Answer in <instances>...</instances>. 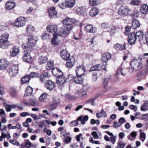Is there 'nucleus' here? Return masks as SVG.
<instances>
[{
    "mask_svg": "<svg viewBox=\"0 0 148 148\" xmlns=\"http://www.w3.org/2000/svg\"><path fill=\"white\" fill-rule=\"evenodd\" d=\"M9 42L7 41H0V47L2 49H5L9 45Z\"/></svg>",
    "mask_w": 148,
    "mask_h": 148,
    "instance_id": "2f4dec72",
    "label": "nucleus"
},
{
    "mask_svg": "<svg viewBox=\"0 0 148 148\" xmlns=\"http://www.w3.org/2000/svg\"><path fill=\"white\" fill-rule=\"evenodd\" d=\"M88 116L86 115L83 117L82 115L81 116L77 118V121H80L81 123L84 124L85 123V121H87L88 119Z\"/></svg>",
    "mask_w": 148,
    "mask_h": 148,
    "instance_id": "cd10ccee",
    "label": "nucleus"
},
{
    "mask_svg": "<svg viewBox=\"0 0 148 148\" xmlns=\"http://www.w3.org/2000/svg\"><path fill=\"white\" fill-rule=\"evenodd\" d=\"M29 101L31 105H33L36 103V100L34 97H31L30 98Z\"/></svg>",
    "mask_w": 148,
    "mask_h": 148,
    "instance_id": "5fc2aeb1",
    "label": "nucleus"
},
{
    "mask_svg": "<svg viewBox=\"0 0 148 148\" xmlns=\"http://www.w3.org/2000/svg\"><path fill=\"white\" fill-rule=\"evenodd\" d=\"M49 73L46 72L42 74L40 76V80L41 82H43L46 80V78L49 77L48 75Z\"/></svg>",
    "mask_w": 148,
    "mask_h": 148,
    "instance_id": "37998d69",
    "label": "nucleus"
},
{
    "mask_svg": "<svg viewBox=\"0 0 148 148\" xmlns=\"http://www.w3.org/2000/svg\"><path fill=\"white\" fill-rule=\"evenodd\" d=\"M33 92V88L30 86H28L27 87L25 90V96H28L31 95Z\"/></svg>",
    "mask_w": 148,
    "mask_h": 148,
    "instance_id": "473e14b6",
    "label": "nucleus"
},
{
    "mask_svg": "<svg viewBox=\"0 0 148 148\" xmlns=\"http://www.w3.org/2000/svg\"><path fill=\"white\" fill-rule=\"evenodd\" d=\"M10 142L13 145H19V142L15 140H10Z\"/></svg>",
    "mask_w": 148,
    "mask_h": 148,
    "instance_id": "052dcab7",
    "label": "nucleus"
},
{
    "mask_svg": "<svg viewBox=\"0 0 148 148\" xmlns=\"http://www.w3.org/2000/svg\"><path fill=\"white\" fill-rule=\"evenodd\" d=\"M30 79V77L29 75H25L22 79L21 83L22 84H25L29 82Z\"/></svg>",
    "mask_w": 148,
    "mask_h": 148,
    "instance_id": "4c0bfd02",
    "label": "nucleus"
},
{
    "mask_svg": "<svg viewBox=\"0 0 148 148\" xmlns=\"http://www.w3.org/2000/svg\"><path fill=\"white\" fill-rule=\"evenodd\" d=\"M37 38L36 36H29L28 38V46H25L22 45V47L25 52L28 51L31 52L33 50L32 47L36 45L37 41Z\"/></svg>",
    "mask_w": 148,
    "mask_h": 148,
    "instance_id": "f03ea898",
    "label": "nucleus"
},
{
    "mask_svg": "<svg viewBox=\"0 0 148 148\" xmlns=\"http://www.w3.org/2000/svg\"><path fill=\"white\" fill-rule=\"evenodd\" d=\"M18 67L16 65L11 66L8 69V72L10 75L13 76L16 75L18 73Z\"/></svg>",
    "mask_w": 148,
    "mask_h": 148,
    "instance_id": "1a4fd4ad",
    "label": "nucleus"
},
{
    "mask_svg": "<svg viewBox=\"0 0 148 148\" xmlns=\"http://www.w3.org/2000/svg\"><path fill=\"white\" fill-rule=\"evenodd\" d=\"M15 5V4L13 2L9 1L5 5V9L7 10H10L13 8Z\"/></svg>",
    "mask_w": 148,
    "mask_h": 148,
    "instance_id": "bb28decb",
    "label": "nucleus"
},
{
    "mask_svg": "<svg viewBox=\"0 0 148 148\" xmlns=\"http://www.w3.org/2000/svg\"><path fill=\"white\" fill-rule=\"evenodd\" d=\"M72 29L71 27H67L64 25L60 28L58 35L63 38H66L70 33Z\"/></svg>",
    "mask_w": 148,
    "mask_h": 148,
    "instance_id": "20e7f679",
    "label": "nucleus"
},
{
    "mask_svg": "<svg viewBox=\"0 0 148 148\" xmlns=\"http://www.w3.org/2000/svg\"><path fill=\"white\" fill-rule=\"evenodd\" d=\"M85 30L87 32L95 33L96 32V29L94 28L91 25H87L85 27Z\"/></svg>",
    "mask_w": 148,
    "mask_h": 148,
    "instance_id": "aec40b11",
    "label": "nucleus"
},
{
    "mask_svg": "<svg viewBox=\"0 0 148 148\" xmlns=\"http://www.w3.org/2000/svg\"><path fill=\"white\" fill-rule=\"evenodd\" d=\"M96 115L97 117L98 118H101L102 116L104 118H106L107 117L106 112L104 111L103 109H101V112L97 113Z\"/></svg>",
    "mask_w": 148,
    "mask_h": 148,
    "instance_id": "a878e982",
    "label": "nucleus"
},
{
    "mask_svg": "<svg viewBox=\"0 0 148 148\" xmlns=\"http://www.w3.org/2000/svg\"><path fill=\"white\" fill-rule=\"evenodd\" d=\"M25 141L26 142L25 145V147L27 148L30 147L32 143L29 141V140H25Z\"/></svg>",
    "mask_w": 148,
    "mask_h": 148,
    "instance_id": "6e6d98bb",
    "label": "nucleus"
},
{
    "mask_svg": "<svg viewBox=\"0 0 148 148\" xmlns=\"http://www.w3.org/2000/svg\"><path fill=\"white\" fill-rule=\"evenodd\" d=\"M140 9L142 14H145L148 12V6L146 4H143L140 6Z\"/></svg>",
    "mask_w": 148,
    "mask_h": 148,
    "instance_id": "412c9836",
    "label": "nucleus"
},
{
    "mask_svg": "<svg viewBox=\"0 0 148 148\" xmlns=\"http://www.w3.org/2000/svg\"><path fill=\"white\" fill-rule=\"evenodd\" d=\"M136 37L134 33H132L129 34L128 42L130 45H132L135 43L137 40Z\"/></svg>",
    "mask_w": 148,
    "mask_h": 148,
    "instance_id": "ddd939ff",
    "label": "nucleus"
},
{
    "mask_svg": "<svg viewBox=\"0 0 148 148\" xmlns=\"http://www.w3.org/2000/svg\"><path fill=\"white\" fill-rule=\"evenodd\" d=\"M48 60L47 58L45 56H40L38 59V63L41 64L46 63Z\"/></svg>",
    "mask_w": 148,
    "mask_h": 148,
    "instance_id": "7c9ffc66",
    "label": "nucleus"
},
{
    "mask_svg": "<svg viewBox=\"0 0 148 148\" xmlns=\"http://www.w3.org/2000/svg\"><path fill=\"white\" fill-rule=\"evenodd\" d=\"M71 77H72L74 82L76 84H81L83 82L84 79L82 76L76 75V77L74 76Z\"/></svg>",
    "mask_w": 148,
    "mask_h": 148,
    "instance_id": "f3484780",
    "label": "nucleus"
},
{
    "mask_svg": "<svg viewBox=\"0 0 148 148\" xmlns=\"http://www.w3.org/2000/svg\"><path fill=\"white\" fill-rule=\"evenodd\" d=\"M20 52V49L18 47H14L10 51V54L12 57L16 56Z\"/></svg>",
    "mask_w": 148,
    "mask_h": 148,
    "instance_id": "4468645a",
    "label": "nucleus"
},
{
    "mask_svg": "<svg viewBox=\"0 0 148 148\" xmlns=\"http://www.w3.org/2000/svg\"><path fill=\"white\" fill-rule=\"evenodd\" d=\"M55 83L51 80L47 81L45 84V88L49 90H53L55 87Z\"/></svg>",
    "mask_w": 148,
    "mask_h": 148,
    "instance_id": "f8f14e48",
    "label": "nucleus"
},
{
    "mask_svg": "<svg viewBox=\"0 0 148 148\" xmlns=\"http://www.w3.org/2000/svg\"><path fill=\"white\" fill-rule=\"evenodd\" d=\"M9 63L6 60H0V70L6 68L8 66Z\"/></svg>",
    "mask_w": 148,
    "mask_h": 148,
    "instance_id": "2eb2a0df",
    "label": "nucleus"
},
{
    "mask_svg": "<svg viewBox=\"0 0 148 148\" xmlns=\"http://www.w3.org/2000/svg\"><path fill=\"white\" fill-rule=\"evenodd\" d=\"M121 125L119 123L116 121H114V123L113 125V126L114 128H118L119 127H120Z\"/></svg>",
    "mask_w": 148,
    "mask_h": 148,
    "instance_id": "603ef678",
    "label": "nucleus"
},
{
    "mask_svg": "<svg viewBox=\"0 0 148 148\" xmlns=\"http://www.w3.org/2000/svg\"><path fill=\"white\" fill-rule=\"evenodd\" d=\"M53 103H54V105L55 104L57 106L60 105V101L59 97H54L53 99Z\"/></svg>",
    "mask_w": 148,
    "mask_h": 148,
    "instance_id": "ea45409f",
    "label": "nucleus"
},
{
    "mask_svg": "<svg viewBox=\"0 0 148 148\" xmlns=\"http://www.w3.org/2000/svg\"><path fill=\"white\" fill-rule=\"evenodd\" d=\"M111 57V55L108 52L104 53L102 56L101 61L102 62H107Z\"/></svg>",
    "mask_w": 148,
    "mask_h": 148,
    "instance_id": "4be33fe9",
    "label": "nucleus"
},
{
    "mask_svg": "<svg viewBox=\"0 0 148 148\" xmlns=\"http://www.w3.org/2000/svg\"><path fill=\"white\" fill-rule=\"evenodd\" d=\"M100 66V65L99 64H97L95 66H94L90 68V71H94L98 70Z\"/></svg>",
    "mask_w": 148,
    "mask_h": 148,
    "instance_id": "8fccbe9b",
    "label": "nucleus"
},
{
    "mask_svg": "<svg viewBox=\"0 0 148 148\" xmlns=\"http://www.w3.org/2000/svg\"><path fill=\"white\" fill-rule=\"evenodd\" d=\"M66 82V78L63 75L58 77L56 80L57 84L60 85L64 84Z\"/></svg>",
    "mask_w": 148,
    "mask_h": 148,
    "instance_id": "dca6fc26",
    "label": "nucleus"
},
{
    "mask_svg": "<svg viewBox=\"0 0 148 148\" xmlns=\"http://www.w3.org/2000/svg\"><path fill=\"white\" fill-rule=\"evenodd\" d=\"M10 93L11 96L12 97H15L16 96V92L15 89H11L10 90Z\"/></svg>",
    "mask_w": 148,
    "mask_h": 148,
    "instance_id": "680f3d73",
    "label": "nucleus"
},
{
    "mask_svg": "<svg viewBox=\"0 0 148 148\" xmlns=\"http://www.w3.org/2000/svg\"><path fill=\"white\" fill-rule=\"evenodd\" d=\"M3 106L5 108L6 111L8 112L10 111L12 108H14L16 107L15 105H11L5 103L3 104Z\"/></svg>",
    "mask_w": 148,
    "mask_h": 148,
    "instance_id": "c756f323",
    "label": "nucleus"
},
{
    "mask_svg": "<svg viewBox=\"0 0 148 148\" xmlns=\"http://www.w3.org/2000/svg\"><path fill=\"white\" fill-rule=\"evenodd\" d=\"M85 10L84 7H80L77 8L76 12L77 14L80 15L85 11Z\"/></svg>",
    "mask_w": 148,
    "mask_h": 148,
    "instance_id": "a19ab883",
    "label": "nucleus"
},
{
    "mask_svg": "<svg viewBox=\"0 0 148 148\" xmlns=\"http://www.w3.org/2000/svg\"><path fill=\"white\" fill-rule=\"evenodd\" d=\"M9 34L8 33L2 34L0 36V41H8Z\"/></svg>",
    "mask_w": 148,
    "mask_h": 148,
    "instance_id": "e433bc0d",
    "label": "nucleus"
},
{
    "mask_svg": "<svg viewBox=\"0 0 148 148\" xmlns=\"http://www.w3.org/2000/svg\"><path fill=\"white\" fill-rule=\"evenodd\" d=\"M131 4L135 5H138L139 3V0H132L130 1Z\"/></svg>",
    "mask_w": 148,
    "mask_h": 148,
    "instance_id": "13d9d810",
    "label": "nucleus"
},
{
    "mask_svg": "<svg viewBox=\"0 0 148 148\" xmlns=\"http://www.w3.org/2000/svg\"><path fill=\"white\" fill-rule=\"evenodd\" d=\"M99 13V9L95 7L92 8L90 11L89 14L92 16H94Z\"/></svg>",
    "mask_w": 148,
    "mask_h": 148,
    "instance_id": "b1692460",
    "label": "nucleus"
},
{
    "mask_svg": "<svg viewBox=\"0 0 148 148\" xmlns=\"http://www.w3.org/2000/svg\"><path fill=\"white\" fill-rule=\"evenodd\" d=\"M77 119V121H74L71 122L70 123V125L71 126H77L78 125V122Z\"/></svg>",
    "mask_w": 148,
    "mask_h": 148,
    "instance_id": "69168bd1",
    "label": "nucleus"
},
{
    "mask_svg": "<svg viewBox=\"0 0 148 148\" xmlns=\"http://www.w3.org/2000/svg\"><path fill=\"white\" fill-rule=\"evenodd\" d=\"M135 36L137 39H138L139 41L142 40L144 36L143 32L141 31H139L135 33Z\"/></svg>",
    "mask_w": 148,
    "mask_h": 148,
    "instance_id": "393cba45",
    "label": "nucleus"
},
{
    "mask_svg": "<svg viewBox=\"0 0 148 148\" xmlns=\"http://www.w3.org/2000/svg\"><path fill=\"white\" fill-rule=\"evenodd\" d=\"M87 93L84 92H82L80 93L79 95V98L81 99L85 98L87 97Z\"/></svg>",
    "mask_w": 148,
    "mask_h": 148,
    "instance_id": "09e8293b",
    "label": "nucleus"
},
{
    "mask_svg": "<svg viewBox=\"0 0 148 148\" xmlns=\"http://www.w3.org/2000/svg\"><path fill=\"white\" fill-rule=\"evenodd\" d=\"M26 20L25 18L19 16L16 19L14 23V25L16 27H22L24 26L26 23Z\"/></svg>",
    "mask_w": 148,
    "mask_h": 148,
    "instance_id": "423d86ee",
    "label": "nucleus"
},
{
    "mask_svg": "<svg viewBox=\"0 0 148 148\" xmlns=\"http://www.w3.org/2000/svg\"><path fill=\"white\" fill-rule=\"evenodd\" d=\"M58 34H53V37L51 39L52 44L55 46L58 45L60 43V42L58 38Z\"/></svg>",
    "mask_w": 148,
    "mask_h": 148,
    "instance_id": "a211bd4d",
    "label": "nucleus"
},
{
    "mask_svg": "<svg viewBox=\"0 0 148 148\" xmlns=\"http://www.w3.org/2000/svg\"><path fill=\"white\" fill-rule=\"evenodd\" d=\"M108 79L107 78H104L103 80V83L105 87L107 86L108 82Z\"/></svg>",
    "mask_w": 148,
    "mask_h": 148,
    "instance_id": "774afa93",
    "label": "nucleus"
},
{
    "mask_svg": "<svg viewBox=\"0 0 148 148\" xmlns=\"http://www.w3.org/2000/svg\"><path fill=\"white\" fill-rule=\"evenodd\" d=\"M90 87V86L86 84L83 85L82 89L83 90L86 91L88 90Z\"/></svg>",
    "mask_w": 148,
    "mask_h": 148,
    "instance_id": "bf43d9fd",
    "label": "nucleus"
},
{
    "mask_svg": "<svg viewBox=\"0 0 148 148\" xmlns=\"http://www.w3.org/2000/svg\"><path fill=\"white\" fill-rule=\"evenodd\" d=\"M75 0H68L66 2V7L68 8L73 7L75 5Z\"/></svg>",
    "mask_w": 148,
    "mask_h": 148,
    "instance_id": "5701e85b",
    "label": "nucleus"
},
{
    "mask_svg": "<svg viewBox=\"0 0 148 148\" xmlns=\"http://www.w3.org/2000/svg\"><path fill=\"white\" fill-rule=\"evenodd\" d=\"M130 65L132 69L136 71L141 69L143 67L141 61L138 59H132L131 60Z\"/></svg>",
    "mask_w": 148,
    "mask_h": 148,
    "instance_id": "7ed1b4c3",
    "label": "nucleus"
},
{
    "mask_svg": "<svg viewBox=\"0 0 148 148\" xmlns=\"http://www.w3.org/2000/svg\"><path fill=\"white\" fill-rule=\"evenodd\" d=\"M57 106L56 105H54V103H53L52 104H48L47 105V108L49 109L52 110L56 109Z\"/></svg>",
    "mask_w": 148,
    "mask_h": 148,
    "instance_id": "de8ad7c7",
    "label": "nucleus"
},
{
    "mask_svg": "<svg viewBox=\"0 0 148 148\" xmlns=\"http://www.w3.org/2000/svg\"><path fill=\"white\" fill-rule=\"evenodd\" d=\"M85 71L86 69L84 65H82L77 66L75 69L76 75H84Z\"/></svg>",
    "mask_w": 148,
    "mask_h": 148,
    "instance_id": "6e6552de",
    "label": "nucleus"
},
{
    "mask_svg": "<svg viewBox=\"0 0 148 148\" xmlns=\"http://www.w3.org/2000/svg\"><path fill=\"white\" fill-rule=\"evenodd\" d=\"M60 55L64 60L67 61L66 64V66L67 67L71 68L73 66L75 62V59L73 57L69 58L70 53L66 49L62 50L60 52Z\"/></svg>",
    "mask_w": 148,
    "mask_h": 148,
    "instance_id": "f257e3e1",
    "label": "nucleus"
},
{
    "mask_svg": "<svg viewBox=\"0 0 148 148\" xmlns=\"http://www.w3.org/2000/svg\"><path fill=\"white\" fill-rule=\"evenodd\" d=\"M130 11V8L128 6L122 5L119 8L118 13L119 15L124 17L128 15Z\"/></svg>",
    "mask_w": 148,
    "mask_h": 148,
    "instance_id": "39448f33",
    "label": "nucleus"
},
{
    "mask_svg": "<svg viewBox=\"0 0 148 148\" xmlns=\"http://www.w3.org/2000/svg\"><path fill=\"white\" fill-rule=\"evenodd\" d=\"M52 73L53 75L57 78L63 75L62 71L58 68H54L52 70Z\"/></svg>",
    "mask_w": 148,
    "mask_h": 148,
    "instance_id": "6ab92c4d",
    "label": "nucleus"
},
{
    "mask_svg": "<svg viewBox=\"0 0 148 148\" xmlns=\"http://www.w3.org/2000/svg\"><path fill=\"white\" fill-rule=\"evenodd\" d=\"M62 23L64 25L67 27H71V29H72L73 27V25L75 23V20L73 18H68L63 20Z\"/></svg>",
    "mask_w": 148,
    "mask_h": 148,
    "instance_id": "0eeeda50",
    "label": "nucleus"
},
{
    "mask_svg": "<svg viewBox=\"0 0 148 148\" xmlns=\"http://www.w3.org/2000/svg\"><path fill=\"white\" fill-rule=\"evenodd\" d=\"M96 98H92L88 100H87L85 102L86 104H90L92 106H95V103L94 102V101L96 99Z\"/></svg>",
    "mask_w": 148,
    "mask_h": 148,
    "instance_id": "c03bdc74",
    "label": "nucleus"
},
{
    "mask_svg": "<svg viewBox=\"0 0 148 148\" xmlns=\"http://www.w3.org/2000/svg\"><path fill=\"white\" fill-rule=\"evenodd\" d=\"M131 16L134 19L138 18L139 16V11L137 10L134 11L133 13L131 14Z\"/></svg>",
    "mask_w": 148,
    "mask_h": 148,
    "instance_id": "49530a36",
    "label": "nucleus"
},
{
    "mask_svg": "<svg viewBox=\"0 0 148 148\" xmlns=\"http://www.w3.org/2000/svg\"><path fill=\"white\" fill-rule=\"evenodd\" d=\"M47 97L46 94H42L39 97V100L40 101H42L46 99Z\"/></svg>",
    "mask_w": 148,
    "mask_h": 148,
    "instance_id": "3c124183",
    "label": "nucleus"
},
{
    "mask_svg": "<svg viewBox=\"0 0 148 148\" xmlns=\"http://www.w3.org/2000/svg\"><path fill=\"white\" fill-rule=\"evenodd\" d=\"M35 30L34 27L30 25H27L26 31L27 33H32Z\"/></svg>",
    "mask_w": 148,
    "mask_h": 148,
    "instance_id": "72a5a7b5",
    "label": "nucleus"
},
{
    "mask_svg": "<svg viewBox=\"0 0 148 148\" xmlns=\"http://www.w3.org/2000/svg\"><path fill=\"white\" fill-rule=\"evenodd\" d=\"M140 24L139 21L135 19L132 21V28L134 29H136L138 27H139Z\"/></svg>",
    "mask_w": 148,
    "mask_h": 148,
    "instance_id": "c9c22d12",
    "label": "nucleus"
},
{
    "mask_svg": "<svg viewBox=\"0 0 148 148\" xmlns=\"http://www.w3.org/2000/svg\"><path fill=\"white\" fill-rule=\"evenodd\" d=\"M29 77L32 78L38 77L39 76L38 73L36 72H32L29 74Z\"/></svg>",
    "mask_w": 148,
    "mask_h": 148,
    "instance_id": "4d7b16f0",
    "label": "nucleus"
},
{
    "mask_svg": "<svg viewBox=\"0 0 148 148\" xmlns=\"http://www.w3.org/2000/svg\"><path fill=\"white\" fill-rule=\"evenodd\" d=\"M71 138L69 136H67L64 139V142L66 144L69 143L71 140Z\"/></svg>",
    "mask_w": 148,
    "mask_h": 148,
    "instance_id": "338daca9",
    "label": "nucleus"
},
{
    "mask_svg": "<svg viewBox=\"0 0 148 148\" xmlns=\"http://www.w3.org/2000/svg\"><path fill=\"white\" fill-rule=\"evenodd\" d=\"M141 110L142 111H147L148 110V101H145L143 104L140 108Z\"/></svg>",
    "mask_w": 148,
    "mask_h": 148,
    "instance_id": "58836bf2",
    "label": "nucleus"
},
{
    "mask_svg": "<svg viewBox=\"0 0 148 148\" xmlns=\"http://www.w3.org/2000/svg\"><path fill=\"white\" fill-rule=\"evenodd\" d=\"M102 28L103 29H107L109 27V24L107 22L102 23L101 24Z\"/></svg>",
    "mask_w": 148,
    "mask_h": 148,
    "instance_id": "0e129e2a",
    "label": "nucleus"
},
{
    "mask_svg": "<svg viewBox=\"0 0 148 148\" xmlns=\"http://www.w3.org/2000/svg\"><path fill=\"white\" fill-rule=\"evenodd\" d=\"M55 8L52 7L51 8L48 10L49 13V15L51 17L53 16L54 15H56L57 14V12Z\"/></svg>",
    "mask_w": 148,
    "mask_h": 148,
    "instance_id": "c85d7f7f",
    "label": "nucleus"
},
{
    "mask_svg": "<svg viewBox=\"0 0 148 148\" xmlns=\"http://www.w3.org/2000/svg\"><path fill=\"white\" fill-rule=\"evenodd\" d=\"M89 3L91 6L96 5L97 4V0H89Z\"/></svg>",
    "mask_w": 148,
    "mask_h": 148,
    "instance_id": "864d4df0",
    "label": "nucleus"
},
{
    "mask_svg": "<svg viewBox=\"0 0 148 148\" xmlns=\"http://www.w3.org/2000/svg\"><path fill=\"white\" fill-rule=\"evenodd\" d=\"M114 47L116 50H123L125 49V45H122L120 44H116L114 45Z\"/></svg>",
    "mask_w": 148,
    "mask_h": 148,
    "instance_id": "f704fd0d",
    "label": "nucleus"
},
{
    "mask_svg": "<svg viewBox=\"0 0 148 148\" xmlns=\"http://www.w3.org/2000/svg\"><path fill=\"white\" fill-rule=\"evenodd\" d=\"M123 71H122L121 68L118 69L116 71V73L115 74L116 76L117 77L119 74L121 73L123 76H125L126 75V73H123Z\"/></svg>",
    "mask_w": 148,
    "mask_h": 148,
    "instance_id": "a18cd8bd",
    "label": "nucleus"
},
{
    "mask_svg": "<svg viewBox=\"0 0 148 148\" xmlns=\"http://www.w3.org/2000/svg\"><path fill=\"white\" fill-rule=\"evenodd\" d=\"M24 51L26 53L23 55V60L26 63H30L32 61V58L30 55L31 52Z\"/></svg>",
    "mask_w": 148,
    "mask_h": 148,
    "instance_id": "9d476101",
    "label": "nucleus"
},
{
    "mask_svg": "<svg viewBox=\"0 0 148 148\" xmlns=\"http://www.w3.org/2000/svg\"><path fill=\"white\" fill-rule=\"evenodd\" d=\"M118 121L121 125L126 122L125 119L123 117L120 118L119 119Z\"/></svg>",
    "mask_w": 148,
    "mask_h": 148,
    "instance_id": "e2e57ef3",
    "label": "nucleus"
},
{
    "mask_svg": "<svg viewBox=\"0 0 148 148\" xmlns=\"http://www.w3.org/2000/svg\"><path fill=\"white\" fill-rule=\"evenodd\" d=\"M47 31L49 33L54 34H57L58 28L57 25H48L47 27Z\"/></svg>",
    "mask_w": 148,
    "mask_h": 148,
    "instance_id": "9b49d317",
    "label": "nucleus"
},
{
    "mask_svg": "<svg viewBox=\"0 0 148 148\" xmlns=\"http://www.w3.org/2000/svg\"><path fill=\"white\" fill-rule=\"evenodd\" d=\"M53 61L48 62L47 64V66L46 67V69L48 70L52 69H53Z\"/></svg>",
    "mask_w": 148,
    "mask_h": 148,
    "instance_id": "79ce46f5",
    "label": "nucleus"
}]
</instances>
